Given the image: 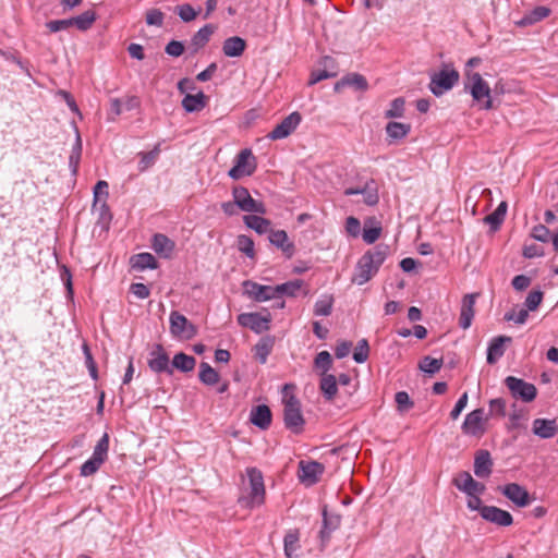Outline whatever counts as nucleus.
Instances as JSON below:
<instances>
[{
	"label": "nucleus",
	"mask_w": 558,
	"mask_h": 558,
	"mask_svg": "<svg viewBox=\"0 0 558 558\" xmlns=\"http://www.w3.org/2000/svg\"><path fill=\"white\" fill-rule=\"evenodd\" d=\"M323 63H324L325 69L312 73L311 78L308 81L310 85H314V84H316V83H318V82H320L323 80H326V78H329V77H333V76L337 75L336 71H328L327 70V68H329V66L331 69L335 68V61H333L332 58L325 57Z\"/></svg>",
	"instance_id": "c9c22d12"
},
{
	"label": "nucleus",
	"mask_w": 558,
	"mask_h": 558,
	"mask_svg": "<svg viewBox=\"0 0 558 558\" xmlns=\"http://www.w3.org/2000/svg\"><path fill=\"white\" fill-rule=\"evenodd\" d=\"M170 332L173 337L190 340L197 333V328L184 315L173 311L170 314Z\"/></svg>",
	"instance_id": "6e6552de"
},
{
	"label": "nucleus",
	"mask_w": 558,
	"mask_h": 558,
	"mask_svg": "<svg viewBox=\"0 0 558 558\" xmlns=\"http://www.w3.org/2000/svg\"><path fill=\"white\" fill-rule=\"evenodd\" d=\"M206 106V96L203 92L196 95H185L182 100V107L186 112L201 111Z\"/></svg>",
	"instance_id": "c756f323"
},
{
	"label": "nucleus",
	"mask_w": 558,
	"mask_h": 558,
	"mask_svg": "<svg viewBox=\"0 0 558 558\" xmlns=\"http://www.w3.org/2000/svg\"><path fill=\"white\" fill-rule=\"evenodd\" d=\"M481 517L498 526H509L513 523L510 512L495 506H485L481 509Z\"/></svg>",
	"instance_id": "dca6fc26"
},
{
	"label": "nucleus",
	"mask_w": 558,
	"mask_h": 558,
	"mask_svg": "<svg viewBox=\"0 0 558 558\" xmlns=\"http://www.w3.org/2000/svg\"><path fill=\"white\" fill-rule=\"evenodd\" d=\"M105 462V460H102L101 458H98L94 454H92V457L85 461L83 463V465L81 466V475L82 476H89V475H93L94 473H96L99 468L101 466V464Z\"/></svg>",
	"instance_id": "49530a36"
},
{
	"label": "nucleus",
	"mask_w": 558,
	"mask_h": 558,
	"mask_svg": "<svg viewBox=\"0 0 558 558\" xmlns=\"http://www.w3.org/2000/svg\"><path fill=\"white\" fill-rule=\"evenodd\" d=\"M508 205L506 202H501L498 207L489 215L484 218V222L489 225L490 228L496 231L505 220Z\"/></svg>",
	"instance_id": "72a5a7b5"
},
{
	"label": "nucleus",
	"mask_w": 558,
	"mask_h": 558,
	"mask_svg": "<svg viewBox=\"0 0 558 558\" xmlns=\"http://www.w3.org/2000/svg\"><path fill=\"white\" fill-rule=\"evenodd\" d=\"M246 474L250 482V493L247 497L242 498L240 501L248 508L259 507L265 502V485L263 474L256 468H248L246 470Z\"/></svg>",
	"instance_id": "20e7f679"
},
{
	"label": "nucleus",
	"mask_w": 558,
	"mask_h": 558,
	"mask_svg": "<svg viewBox=\"0 0 558 558\" xmlns=\"http://www.w3.org/2000/svg\"><path fill=\"white\" fill-rule=\"evenodd\" d=\"M274 340L270 337L262 338L254 347L255 357L259 361V363L265 364L267 362V357L272 351Z\"/></svg>",
	"instance_id": "f704fd0d"
},
{
	"label": "nucleus",
	"mask_w": 558,
	"mask_h": 558,
	"mask_svg": "<svg viewBox=\"0 0 558 558\" xmlns=\"http://www.w3.org/2000/svg\"><path fill=\"white\" fill-rule=\"evenodd\" d=\"M458 81V71L449 65H445L441 71L432 76L429 88L435 96H441L444 93L451 89Z\"/></svg>",
	"instance_id": "39448f33"
},
{
	"label": "nucleus",
	"mask_w": 558,
	"mask_h": 558,
	"mask_svg": "<svg viewBox=\"0 0 558 558\" xmlns=\"http://www.w3.org/2000/svg\"><path fill=\"white\" fill-rule=\"evenodd\" d=\"M175 12L183 22H191L196 19L198 11H196L191 4L184 3L175 8Z\"/></svg>",
	"instance_id": "603ef678"
},
{
	"label": "nucleus",
	"mask_w": 558,
	"mask_h": 558,
	"mask_svg": "<svg viewBox=\"0 0 558 558\" xmlns=\"http://www.w3.org/2000/svg\"><path fill=\"white\" fill-rule=\"evenodd\" d=\"M405 101L402 97L393 99L390 108L386 111V118H401L404 113Z\"/></svg>",
	"instance_id": "5fc2aeb1"
},
{
	"label": "nucleus",
	"mask_w": 558,
	"mask_h": 558,
	"mask_svg": "<svg viewBox=\"0 0 558 558\" xmlns=\"http://www.w3.org/2000/svg\"><path fill=\"white\" fill-rule=\"evenodd\" d=\"M244 293L256 302H265L277 298L275 287L258 284L246 280L243 282Z\"/></svg>",
	"instance_id": "4468645a"
},
{
	"label": "nucleus",
	"mask_w": 558,
	"mask_h": 558,
	"mask_svg": "<svg viewBox=\"0 0 558 558\" xmlns=\"http://www.w3.org/2000/svg\"><path fill=\"white\" fill-rule=\"evenodd\" d=\"M500 493L512 501L518 507H526L530 505V494L529 492L517 483H510L498 488Z\"/></svg>",
	"instance_id": "ddd939ff"
},
{
	"label": "nucleus",
	"mask_w": 558,
	"mask_h": 558,
	"mask_svg": "<svg viewBox=\"0 0 558 558\" xmlns=\"http://www.w3.org/2000/svg\"><path fill=\"white\" fill-rule=\"evenodd\" d=\"M246 47V43L239 36L229 37L223 41L222 51L227 57H240Z\"/></svg>",
	"instance_id": "a878e982"
},
{
	"label": "nucleus",
	"mask_w": 558,
	"mask_h": 558,
	"mask_svg": "<svg viewBox=\"0 0 558 558\" xmlns=\"http://www.w3.org/2000/svg\"><path fill=\"white\" fill-rule=\"evenodd\" d=\"M345 230L352 236H357L361 231L360 220L355 217H348L345 221Z\"/></svg>",
	"instance_id": "774afa93"
},
{
	"label": "nucleus",
	"mask_w": 558,
	"mask_h": 558,
	"mask_svg": "<svg viewBox=\"0 0 558 558\" xmlns=\"http://www.w3.org/2000/svg\"><path fill=\"white\" fill-rule=\"evenodd\" d=\"M232 196L238 204L239 209L245 213L266 214V207L262 202L254 199L248 190L243 186H235L232 190Z\"/></svg>",
	"instance_id": "1a4fd4ad"
},
{
	"label": "nucleus",
	"mask_w": 558,
	"mask_h": 558,
	"mask_svg": "<svg viewBox=\"0 0 558 558\" xmlns=\"http://www.w3.org/2000/svg\"><path fill=\"white\" fill-rule=\"evenodd\" d=\"M387 256L386 248L376 246L367 251L357 262L352 281L362 286L369 281L379 270Z\"/></svg>",
	"instance_id": "f257e3e1"
},
{
	"label": "nucleus",
	"mask_w": 558,
	"mask_h": 558,
	"mask_svg": "<svg viewBox=\"0 0 558 558\" xmlns=\"http://www.w3.org/2000/svg\"><path fill=\"white\" fill-rule=\"evenodd\" d=\"M195 363L196 361L193 356L182 352L175 354L172 360V366L185 373L191 372L195 367Z\"/></svg>",
	"instance_id": "79ce46f5"
},
{
	"label": "nucleus",
	"mask_w": 558,
	"mask_h": 558,
	"mask_svg": "<svg viewBox=\"0 0 558 558\" xmlns=\"http://www.w3.org/2000/svg\"><path fill=\"white\" fill-rule=\"evenodd\" d=\"M132 267L138 270L147 268L155 269L157 267V260L150 253L136 254L131 258Z\"/></svg>",
	"instance_id": "e433bc0d"
},
{
	"label": "nucleus",
	"mask_w": 558,
	"mask_h": 558,
	"mask_svg": "<svg viewBox=\"0 0 558 558\" xmlns=\"http://www.w3.org/2000/svg\"><path fill=\"white\" fill-rule=\"evenodd\" d=\"M344 83H347V86L353 87L356 90H366L368 88L366 78L359 73H350L345 75Z\"/></svg>",
	"instance_id": "de8ad7c7"
},
{
	"label": "nucleus",
	"mask_w": 558,
	"mask_h": 558,
	"mask_svg": "<svg viewBox=\"0 0 558 558\" xmlns=\"http://www.w3.org/2000/svg\"><path fill=\"white\" fill-rule=\"evenodd\" d=\"M333 304L332 295H324L317 300L314 306V314L316 316H328L331 314Z\"/></svg>",
	"instance_id": "a18cd8bd"
},
{
	"label": "nucleus",
	"mask_w": 558,
	"mask_h": 558,
	"mask_svg": "<svg viewBox=\"0 0 558 558\" xmlns=\"http://www.w3.org/2000/svg\"><path fill=\"white\" fill-rule=\"evenodd\" d=\"M151 246L157 254L169 257L174 250V242L161 233H156L153 238Z\"/></svg>",
	"instance_id": "c85d7f7f"
},
{
	"label": "nucleus",
	"mask_w": 558,
	"mask_h": 558,
	"mask_svg": "<svg viewBox=\"0 0 558 558\" xmlns=\"http://www.w3.org/2000/svg\"><path fill=\"white\" fill-rule=\"evenodd\" d=\"M444 364L442 359H434L432 356H425L420 362V369L428 373V374H435L437 373Z\"/></svg>",
	"instance_id": "09e8293b"
},
{
	"label": "nucleus",
	"mask_w": 558,
	"mask_h": 558,
	"mask_svg": "<svg viewBox=\"0 0 558 558\" xmlns=\"http://www.w3.org/2000/svg\"><path fill=\"white\" fill-rule=\"evenodd\" d=\"M71 26H76L80 31H87L92 27L96 20L94 11H85L78 16L71 17Z\"/></svg>",
	"instance_id": "ea45409f"
},
{
	"label": "nucleus",
	"mask_w": 558,
	"mask_h": 558,
	"mask_svg": "<svg viewBox=\"0 0 558 558\" xmlns=\"http://www.w3.org/2000/svg\"><path fill=\"white\" fill-rule=\"evenodd\" d=\"M303 281L300 279L284 282L275 287L277 298L281 295L294 296L295 293L302 288Z\"/></svg>",
	"instance_id": "37998d69"
},
{
	"label": "nucleus",
	"mask_w": 558,
	"mask_h": 558,
	"mask_svg": "<svg viewBox=\"0 0 558 558\" xmlns=\"http://www.w3.org/2000/svg\"><path fill=\"white\" fill-rule=\"evenodd\" d=\"M109 449V436L108 434H104V436L98 440L93 454L101 458L106 461Z\"/></svg>",
	"instance_id": "4d7b16f0"
},
{
	"label": "nucleus",
	"mask_w": 558,
	"mask_h": 558,
	"mask_svg": "<svg viewBox=\"0 0 558 558\" xmlns=\"http://www.w3.org/2000/svg\"><path fill=\"white\" fill-rule=\"evenodd\" d=\"M269 241L272 245L280 248L288 257L294 253V244L289 241L284 230L270 231Z\"/></svg>",
	"instance_id": "5701e85b"
},
{
	"label": "nucleus",
	"mask_w": 558,
	"mask_h": 558,
	"mask_svg": "<svg viewBox=\"0 0 558 558\" xmlns=\"http://www.w3.org/2000/svg\"><path fill=\"white\" fill-rule=\"evenodd\" d=\"M216 27L213 24H207L203 26L191 39L190 47L193 49V52H197L201 48H203L210 39L214 34Z\"/></svg>",
	"instance_id": "bb28decb"
},
{
	"label": "nucleus",
	"mask_w": 558,
	"mask_h": 558,
	"mask_svg": "<svg viewBox=\"0 0 558 558\" xmlns=\"http://www.w3.org/2000/svg\"><path fill=\"white\" fill-rule=\"evenodd\" d=\"M122 113V102L119 98H112L110 100V110L108 113L109 121H116L117 118Z\"/></svg>",
	"instance_id": "0e129e2a"
},
{
	"label": "nucleus",
	"mask_w": 558,
	"mask_h": 558,
	"mask_svg": "<svg viewBox=\"0 0 558 558\" xmlns=\"http://www.w3.org/2000/svg\"><path fill=\"white\" fill-rule=\"evenodd\" d=\"M345 195H355V194H362L363 201L366 205L373 206L378 203V193L375 189H369L368 185L365 189L359 190L349 187L344 191Z\"/></svg>",
	"instance_id": "4c0bfd02"
},
{
	"label": "nucleus",
	"mask_w": 558,
	"mask_h": 558,
	"mask_svg": "<svg viewBox=\"0 0 558 558\" xmlns=\"http://www.w3.org/2000/svg\"><path fill=\"white\" fill-rule=\"evenodd\" d=\"M488 415L485 414L484 409H476L470 412L461 426L465 435L482 437L486 432V423Z\"/></svg>",
	"instance_id": "0eeeda50"
},
{
	"label": "nucleus",
	"mask_w": 558,
	"mask_h": 558,
	"mask_svg": "<svg viewBox=\"0 0 558 558\" xmlns=\"http://www.w3.org/2000/svg\"><path fill=\"white\" fill-rule=\"evenodd\" d=\"M381 234V227L380 226H374V227H367L365 226L363 230V240L367 244L375 243Z\"/></svg>",
	"instance_id": "bf43d9fd"
},
{
	"label": "nucleus",
	"mask_w": 558,
	"mask_h": 558,
	"mask_svg": "<svg viewBox=\"0 0 558 558\" xmlns=\"http://www.w3.org/2000/svg\"><path fill=\"white\" fill-rule=\"evenodd\" d=\"M256 169V159L251 149H242L235 157L234 166L228 174L233 180H239L245 175H251Z\"/></svg>",
	"instance_id": "423d86ee"
},
{
	"label": "nucleus",
	"mask_w": 558,
	"mask_h": 558,
	"mask_svg": "<svg viewBox=\"0 0 558 558\" xmlns=\"http://www.w3.org/2000/svg\"><path fill=\"white\" fill-rule=\"evenodd\" d=\"M468 398H469L468 392H463L462 396L459 398L454 408L450 412V417L452 420H457L459 417V415L461 414V412L464 410V408L468 404Z\"/></svg>",
	"instance_id": "69168bd1"
},
{
	"label": "nucleus",
	"mask_w": 558,
	"mask_h": 558,
	"mask_svg": "<svg viewBox=\"0 0 558 558\" xmlns=\"http://www.w3.org/2000/svg\"><path fill=\"white\" fill-rule=\"evenodd\" d=\"M302 117L294 111L286 117L275 129L267 135L269 140L277 141L288 137L301 123Z\"/></svg>",
	"instance_id": "f8f14e48"
},
{
	"label": "nucleus",
	"mask_w": 558,
	"mask_h": 558,
	"mask_svg": "<svg viewBox=\"0 0 558 558\" xmlns=\"http://www.w3.org/2000/svg\"><path fill=\"white\" fill-rule=\"evenodd\" d=\"M299 468L301 471L300 478L304 482H308V484L316 483L325 469L322 463L316 461H301Z\"/></svg>",
	"instance_id": "aec40b11"
},
{
	"label": "nucleus",
	"mask_w": 558,
	"mask_h": 558,
	"mask_svg": "<svg viewBox=\"0 0 558 558\" xmlns=\"http://www.w3.org/2000/svg\"><path fill=\"white\" fill-rule=\"evenodd\" d=\"M493 461L487 450H480L474 459V473L477 477L485 478L492 473Z\"/></svg>",
	"instance_id": "412c9836"
},
{
	"label": "nucleus",
	"mask_w": 558,
	"mask_h": 558,
	"mask_svg": "<svg viewBox=\"0 0 558 558\" xmlns=\"http://www.w3.org/2000/svg\"><path fill=\"white\" fill-rule=\"evenodd\" d=\"M532 432L542 439L554 437L558 433L556 420L535 418L532 423Z\"/></svg>",
	"instance_id": "6ab92c4d"
},
{
	"label": "nucleus",
	"mask_w": 558,
	"mask_h": 558,
	"mask_svg": "<svg viewBox=\"0 0 558 558\" xmlns=\"http://www.w3.org/2000/svg\"><path fill=\"white\" fill-rule=\"evenodd\" d=\"M477 296H478L477 293H471V294L464 295L462 299L460 317H459V326L462 329H468L472 324V319H473L474 313H475L474 305H475V301H476Z\"/></svg>",
	"instance_id": "a211bd4d"
},
{
	"label": "nucleus",
	"mask_w": 558,
	"mask_h": 558,
	"mask_svg": "<svg viewBox=\"0 0 558 558\" xmlns=\"http://www.w3.org/2000/svg\"><path fill=\"white\" fill-rule=\"evenodd\" d=\"M199 380L208 386L216 385L219 381V374L208 363H201L199 366Z\"/></svg>",
	"instance_id": "58836bf2"
},
{
	"label": "nucleus",
	"mask_w": 558,
	"mask_h": 558,
	"mask_svg": "<svg viewBox=\"0 0 558 558\" xmlns=\"http://www.w3.org/2000/svg\"><path fill=\"white\" fill-rule=\"evenodd\" d=\"M511 341V337L508 336L494 338L487 349V363L495 364L504 355L506 343H510Z\"/></svg>",
	"instance_id": "4be33fe9"
},
{
	"label": "nucleus",
	"mask_w": 558,
	"mask_h": 558,
	"mask_svg": "<svg viewBox=\"0 0 558 558\" xmlns=\"http://www.w3.org/2000/svg\"><path fill=\"white\" fill-rule=\"evenodd\" d=\"M505 383L514 398H520L525 402H531L536 398L537 389L533 384L513 376H508Z\"/></svg>",
	"instance_id": "9d476101"
},
{
	"label": "nucleus",
	"mask_w": 558,
	"mask_h": 558,
	"mask_svg": "<svg viewBox=\"0 0 558 558\" xmlns=\"http://www.w3.org/2000/svg\"><path fill=\"white\" fill-rule=\"evenodd\" d=\"M319 389L327 401H332L338 392V381L335 375L322 374Z\"/></svg>",
	"instance_id": "cd10ccee"
},
{
	"label": "nucleus",
	"mask_w": 558,
	"mask_h": 558,
	"mask_svg": "<svg viewBox=\"0 0 558 558\" xmlns=\"http://www.w3.org/2000/svg\"><path fill=\"white\" fill-rule=\"evenodd\" d=\"M300 532L299 530H290L286 533L283 538L284 555L288 558H294V554L300 548Z\"/></svg>",
	"instance_id": "7c9ffc66"
},
{
	"label": "nucleus",
	"mask_w": 558,
	"mask_h": 558,
	"mask_svg": "<svg viewBox=\"0 0 558 558\" xmlns=\"http://www.w3.org/2000/svg\"><path fill=\"white\" fill-rule=\"evenodd\" d=\"M369 345L366 339H361L355 347L353 360L356 363H364L368 359Z\"/></svg>",
	"instance_id": "864d4df0"
},
{
	"label": "nucleus",
	"mask_w": 558,
	"mask_h": 558,
	"mask_svg": "<svg viewBox=\"0 0 558 558\" xmlns=\"http://www.w3.org/2000/svg\"><path fill=\"white\" fill-rule=\"evenodd\" d=\"M293 385L286 384L282 388V402H283V422L284 426L293 432L300 434L303 432L305 420L301 410V402L293 395Z\"/></svg>",
	"instance_id": "f03ea898"
},
{
	"label": "nucleus",
	"mask_w": 558,
	"mask_h": 558,
	"mask_svg": "<svg viewBox=\"0 0 558 558\" xmlns=\"http://www.w3.org/2000/svg\"><path fill=\"white\" fill-rule=\"evenodd\" d=\"M251 422L262 429H267L271 424L270 409L265 404L253 408L251 411Z\"/></svg>",
	"instance_id": "b1692460"
},
{
	"label": "nucleus",
	"mask_w": 558,
	"mask_h": 558,
	"mask_svg": "<svg viewBox=\"0 0 558 558\" xmlns=\"http://www.w3.org/2000/svg\"><path fill=\"white\" fill-rule=\"evenodd\" d=\"M315 367L322 369V374H327L332 365V359L328 351L319 352L314 361Z\"/></svg>",
	"instance_id": "3c124183"
},
{
	"label": "nucleus",
	"mask_w": 558,
	"mask_h": 558,
	"mask_svg": "<svg viewBox=\"0 0 558 558\" xmlns=\"http://www.w3.org/2000/svg\"><path fill=\"white\" fill-rule=\"evenodd\" d=\"M108 183L104 180H100L96 183L94 187V208H99L101 210H107V198L109 196L108 193Z\"/></svg>",
	"instance_id": "473e14b6"
},
{
	"label": "nucleus",
	"mask_w": 558,
	"mask_h": 558,
	"mask_svg": "<svg viewBox=\"0 0 558 558\" xmlns=\"http://www.w3.org/2000/svg\"><path fill=\"white\" fill-rule=\"evenodd\" d=\"M148 366L155 373L166 372L168 374H172V367L169 365V356L160 344L151 351L150 359L148 360Z\"/></svg>",
	"instance_id": "f3484780"
},
{
	"label": "nucleus",
	"mask_w": 558,
	"mask_h": 558,
	"mask_svg": "<svg viewBox=\"0 0 558 558\" xmlns=\"http://www.w3.org/2000/svg\"><path fill=\"white\" fill-rule=\"evenodd\" d=\"M532 236L541 242H548L550 239V231L544 225H537L532 229Z\"/></svg>",
	"instance_id": "e2e57ef3"
},
{
	"label": "nucleus",
	"mask_w": 558,
	"mask_h": 558,
	"mask_svg": "<svg viewBox=\"0 0 558 558\" xmlns=\"http://www.w3.org/2000/svg\"><path fill=\"white\" fill-rule=\"evenodd\" d=\"M411 130L410 124L400 122H389L386 126V132L392 140H401L408 135Z\"/></svg>",
	"instance_id": "a19ab883"
},
{
	"label": "nucleus",
	"mask_w": 558,
	"mask_h": 558,
	"mask_svg": "<svg viewBox=\"0 0 558 558\" xmlns=\"http://www.w3.org/2000/svg\"><path fill=\"white\" fill-rule=\"evenodd\" d=\"M270 315H262L259 313H242L238 316V323L242 327L250 328L256 333H260L269 329Z\"/></svg>",
	"instance_id": "9b49d317"
},
{
	"label": "nucleus",
	"mask_w": 558,
	"mask_h": 558,
	"mask_svg": "<svg viewBox=\"0 0 558 558\" xmlns=\"http://www.w3.org/2000/svg\"><path fill=\"white\" fill-rule=\"evenodd\" d=\"M236 245L240 252L244 253L247 257L253 258L255 256L254 241L244 234L238 236Z\"/></svg>",
	"instance_id": "8fccbe9b"
},
{
	"label": "nucleus",
	"mask_w": 558,
	"mask_h": 558,
	"mask_svg": "<svg viewBox=\"0 0 558 558\" xmlns=\"http://www.w3.org/2000/svg\"><path fill=\"white\" fill-rule=\"evenodd\" d=\"M244 223L255 230L259 234H264L270 231V220L263 218L257 215H247L243 218Z\"/></svg>",
	"instance_id": "2f4dec72"
},
{
	"label": "nucleus",
	"mask_w": 558,
	"mask_h": 558,
	"mask_svg": "<svg viewBox=\"0 0 558 558\" xmlns=\"http://www.w3.org/2000/svg\"><path fill=\"white\" fill-rule=\"evenodd\" d=\"M165 51L172 57H180L184 51V46L181 41L171 40L167 44Z\"/></svg>",
	"instance_id": "338daca9"
},
{
	"label": "nucleus",
	"mask_w": 558,
	"mask_h": 558,
	"mask_svg": "<svg viewBox=\"0 0 558 558\" xmlns=\"http://www.w3.org/2000/svg\"><path fill=\"white\" fill-rule=\"evenodd\" d=\"M159 153V145L155 146V148L148 153H140L138 156L141 157V160L138 162V171L144 172L150 168L156 162Z\"/></svg>",
	"instance_id": "c03bdc74"
},
{
	"label": "nucleus",
	"mask_w": 558,
	"mask_h": 558,
	"mask_svg": "<svg viewBox=\"0 0 558 558\" xmlns=\"http://www.w3.org/2000/svg\"><path fill=\"white\" fill-rule=\"evenodd\" d=\"M395 401L397 403L398 410L401 412H407L413 407V402L405 391L397 392L395 396Z\"/></svg>",
	"instance_id": "6e6d98bb"
},
{
	"label": "nucleus",
	"mask_w": 558,
	"mask_h": 558,
	"mask_svg": "<svg viewBox=\"0 0 558 558\" xmlns=\"http://www.w3.org/2000/svg\"><path fill=\"white\" fill-rule=\"evenodd\" d=\"M453 485L466 495H482L485 490V485L475 481L466 471L460 472L453 478Z\"/></svg>",
	"instance_id": "2eb2a0df"
},
{
	"label": "nucleus",
	"mask_w": 558,
	"mask_h": 558,
	"mask_svg": "<svg viewBox=\"0 0 558 558\" xmlns=\"http://www.w3.org/2000/svg\"><path fill=\"white\" fill-rule=\"evenodd\" d=\"M465 88L470 90L473 99L477 102L483 101L482 108L489 110L493 108V100L490 97V87L482 75L477 72L465 71Z\"/></svg>",
	"instance_id": "7ed1b4c3"
},
{
	"label": "nucleus",
	"mask_w": 558,
	"mask_h": 558,
	"mask_svg": "<svg viewBox=\"0 0 558 558\" xmlns=\"http://www.w3.org/2000/svg\"><path fill=\"white\" fill-rule=\"evenodd\" d=\"M550 14V9L544 5H539L534 8L532 11L526 13L521 20L515 22L517 26L525 27L533 25L544 19H546Z\"/></svg>",
	"instance_id": "393cba45"
},
{
	"label": "nucleus",
	"mask_w": 558,
	"mask_h": 558,
	"mask_svg": "<svg viewBox=\"0 0 558 558\" xmlns=\"http://www.w3.org/2000/svg\"><path fill=\"white\" fill-rule=\"evenodd\" d=\"M489 413L493 415L505 416L506 401L502 398L492 399L489 401Z\"/></svg>",
	"instance_id": "680f3d73"
},
{
	"label": "nucleus",
	"mask_w": 558,
	"mask_h": 558,
	"mask_svg": "<svg viewBox=\"0 0 558 558\" xmlns=\"http://www.w3.org/2000/svg\"><path fill=\"white\" fill-rule=\"evenodd\" d=\"M163 13L158 9H150L146 12V23L153 26H162L163 24Z\"/></svg>",
	"instance_id": "052dcab7"
},
{
	"label": "nucleus",
	"mask_w": 558,
	"mask_h": 558,
	"mask_svg": "<svg viewBox=\"0 0 558 558\" xmlns=\"http://www.w3.org/2000/svg\"><path fill=\"white\" fill-rule=\"evenodd\" d=\"M543 300V292L539 290L531 291L525 299V306L527 311H535Z\"/></svg>",
	"instance_id": "13d9d810"
}]
</instances>
